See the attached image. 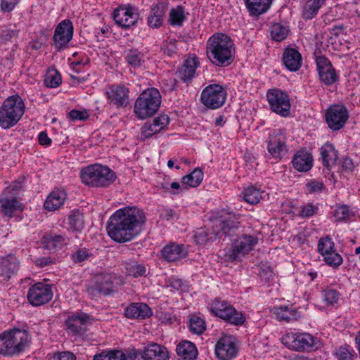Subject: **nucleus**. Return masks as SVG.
<instances>
[{
  "mask_svg": "<svg viewBox=\"0 0 360 360\" xmlns=\"http://www.w3.org/2000/svg\"><path fill=\"white\" fill-rule=\"evenodd\" d=\"M146 221L144 212L136 206L116 210L108 219L106 230L109 237L117 243L129 242L138 236Z\"/></svg>",
  "mask_w": 360,
  "mask_h": 360,
  "instance_id": "nucleus-1",
  "label": "nucleus"
},
{
  "mask_svg": "<svg viewBox=\"0 0 360 360\" xmlns=\"http://www.w3.org/2000/svg\"><path fill=\"white\" fill-rule=\"evenodd\" d=\"M209 219L212 231L207 233L205 229H199L194 236V240L198 244L203 245L209 240H214L217 237L226 235L231 229L238 225V222L235 220V215L225 210L212 212Z\"/></svg>",
  "mask_w": 360,
  "mask_h": 360,
  "instance_id": "nucleus-2",
  "label": "nucleus"
},
{
  "mask_svg": "<svg viewBox=\"0 0 360 360\" xmlns=\"http://www.w3.org/2000/svg\"><path fill=\"white\" fill-rule=\"evenodd\" d=\"M206 53L214 65L221 67L227 66L233 60L235 53L233 42L227 34L215 33L207 41Z\"/></svg>",
  "mask_w": 360,
  "mask_h": 360,
  "instance_id": "nucleus-3",
  "label": "nucleus"
},
{
  "mask_svg": "<svg viewBox=\"0 0 360 360\" xmlns=\"http://www.w3.org/2000/svg\"><path fill=\"white\" fill-rule=\"evenodd\" d=\"M30 342L29 333L24 328L14 327L0 334V354L18 356L24 352Z\"/></svg>",
  "mask_w": 360,
  "mask_h": 360,
  "instance_id": "nucleus-4",
  "label": "nucleus"
},
{
  "mask_svg": "<svg viewBox=\"0 0 360 360\" xmlns=\"http://www.w3.org/2000/svg\"><path fill=\"white\" fill-rule=\"evenodd\" d=\"M25 105L18 95L8 97L0 107V127L8 129L14 127L25 113Z\"/></svg>",
  "mask_w": 360,
  "mask_h": 360,
  "instance_id": "nucleus-5",
  "label": "nucleus"
},
{
  "mask_svg": "<svg viewBox=\"0 0 360 360\" xmlns=\"http://www.w3.org/2000/svg\"><path fill=\"white\" fill-rule=\"evenodd\" d=\"M82 181L92 187H106L113 184L116 174L107 166L94 164L82 169L80 172Z\"/></svg>",
  "mask_w": 360,
  "mask_h": 360,
  "instance_id": "nucleus-6",
  "label": "nucleus"
},
{
  "mask_svg": "<svg viewBox=\"0 0 360 360\" xmlns=\"http://www.w3.org/2000/svg\"><path fill=\"white\" fill-rule=\"evenodd\" d=\"M282 344L288 349L297 352H310L318 349L319 340L309 333L291 330L283 334Z\"/></svg>",
  "mask_w": 360,
  "mask_h": 360,
  "instance_id": "nucleus-7",
  "label": "nucleus"
},
{
  "mask_svg": "<svg viewBox=\"0 0 360 360\" xmlns=\"http://www.w3.org/2000/svg\"><path fill=\"white\" fill-rule=\"evenodd\" d=\"M161 104V96L155 88L143 91L135 101L134 114L139 120H144L157 112Z\"/></svg>",
  "mask_w": 360,
  "mask_h": 360,
  "instance_id": "nucleus-8",
  "label": "nucleus"
},
{
  "mask_svg": "<svg viewBox=\"0 0 360 360\" xmlns=\"http://www.w3.org/2000/svg\"><path fill=\"white\" fill-rule=\"evenodd\" d=\"M210 310L214 316L233 325L240 326L245 321L244 315L241 312L237 311L224 300H214L210 304Z\"/></svg>",
  "mask_w": 360,
  "mask_h": 360,
  "instance_id": "nucleus-9",
  "label": "nucleus"
},
{
  "mask_svg": "<svg viewBox=\"0 0 360 360\" xmlns=\"http://www.w3.org/2000/svg\"><path fill=\"white\" fill-rule=\"evenodd\" d=\"M258 242L259 238L256 236L242 235L233 241L232 247L226 251L225 256L230 261L240 259L254 250Z\"/></svg>",
  "mask_w": 360,
  "mask_h": 360,
  "instance_id": "nucleus-10",
  "label": "nucleus"
},
{
  "mask_svg": "<svg viewBox=\"0 0 360 360\" xmlns=\"http://www.w3.org/2000/svg\"><path fill=\"white\" fill-rule=\"evenodd\" d=\"M270 109L275 113L288 117L290 112L291 104L288 94L280 89H270L266 93Z\"/></svg>",
  "mask_w": 360,
  "mask_h": 360,
  "instance_id": "nucleus-11",
  "label": "nucleus"
},
{
  "mask_svg": "<svg viewBox=\"0 0 360 360\" xmlns=\"http://www.w3.org/2000/svg\"><path fill=\"white\" fill-rule=\"evenodd\" d=\"M226 98V91L219 84L207 86L201 94L202 103L212 109L221 107L224 103Z\"/></svg>",
  "mask_w": 360,
  "mask_h": 360,
  "instance_id": "nucleus-12",
  "label": "nucleus"
},
{
  "mask_svg": "<svg viewBox=\"0 0 360 360\" xmlns=\"http://www.w3.org/2000/svg\"><path fill=\"white\" fill-rule=\"evenodd\" d=\"M349 117L347 108L342 105H332L326 111L325 119L328 127L333 131L341 129Z\"/></svg>",
  "mask_w": 360,
  "mask_h": 360,
  "instance_id": "nucleus-13",
  "label": "nucleus"
},
{
  "mask_svg": "<svg viewBox=\"0 0 360 360\" xmlns=\"http://www.w3.org/2000/svg\"><path fill=\"white\" fill-rule=\"evenodd\" d=\"M129 89L121 84L110 85L105 89V95L108 103L117 108L128 105L129 101Z\"/></svg>",
  "mask_w": 360,
  "mask_h": 360,
  "instance_id": "nucleus-14",
  "label": "nucleus"
},
{
  "mask_svg": "<svg viewBox=\"0 0 360 360\" xmlns=\"http://www.w3.org/2000/svg\"><path fill=\"white\" fill-rule=\"evenodd\" d=\"M73 25L70 20H62L56 27L53 37L54 48L60 51L66 48L72 39Z\"/></svg>",
  "mask_w": 360,
  "mask_h": 360,
  "instance_id": "nucleus-15",
  "label": "nucleus"
},
{
  "mask_svg": "<svg viewBox=\"0 0 360 360\" xmlns=\"http://www.w3.org/2000/svg\"><path fill=\"white\" fill-rule=\"evenodd\" d=\"M238 352V347L233 336H223L215 345L216 356L221 360H231L237 356Z\"/></svg>",
  "mask_w": 360,
  "mask_h": 360,
  "instance_id": "nucleus-16",
  "label": "nucleus"
},
{
  "mask_svg": "<svg viewBox=\"0 0 360 360\" xmlns=\"http://www.w3.org/2000/svg\"><path fill=\"white\" fill-rule=\"evenodd\" d=\"M113 18L115 23L122 27H129L139 19L137 9L129 4L122 5L115 10Z\"/></svg>",
  "mask_w": 360,
  "mask_h": 360,
  "instance_id": "nucleus-17",
  "label": "nucleus"
},
{
  "mask_svg": "<svg viewBox=\"0 0 360 360\" xmlns=\"http://www.w3.org/2000/svg\"><path fill=\"white\" fill-rule=\"evenodd\" d=\"M53 297L49 285L37 283L32 285L27 293V299L33 306H39L48 302Z\"/></svg>",
  "mask_w": 360,
  "mask_h": 360,
  "instance_id": "nucleus-18",
  "label": "nucleus"
},
{
  "mask_svg": "<svg viewBox=\"0 0 360 360\" xmlns=\"http://www.w3.org/2000/svg\"><path fill=\"white\" fill-rule=\"evenodd\" d=\"M267 150L275 159H281L286 152L285 139L279 129H274L267 141Z\"/></svg>",
  "mask_w": 360,
  "mask_h": 360,
  "instance_id": "nucleus-19",
  "label": "nucleus"
},
{
  "mask_svg": "<svg viewBox=\"0 0 360 360\" xmlns=\"http://www.w3.org/2000/svg\"><path fill=\"white\" fill-rule=\"evenodd\" d=\"M316 62L320 79L328 85L334 83L337 75L330 62L323 56L317 57Z\"/></svg>",
  "mask_w": 360,
  "mask_h": 360,
  "instance_id": "nucleus-20",
  "label": "nucleus"
},
{
  "mask_svg": "<svg viewBox=\"0 0 360 360\" xmlns=\"http://www.w3.org/2000/svg\"><path fill=\"white\" fill-rule=\"evenodd\" d=\"M119 279L115 276L112 274H105L104 276H100L96 278V283L94 288H89L88 289L89 293L92 295H95L96 291L98 293L103 295H109L113 290L114 283H118Z\"/></svg>",
  "mask_w": 360,
  "mask_h": 360,
  "instance_id": "nucleus-21",
  "label": "nucleus"
},
{
  "mask_svg": "<svg viewBox=\"0 0 360 360\" xmlns=\"http://www.w3.org/2000/svg\"><path fill=\"white\" fill-rule=\"evenodd\" d=\"M169 119L166 115L155 117L152 122H146L142 128L141 136L146 139L165 129L169 124Z\"/></svg>",
  "mask_w": 360,
  "mask_h": 360,
  "instance_id": "nucleus-22",
  "label": "nucleus"
},
{
  "mask_svg": "<svg viewBox=\"0 0 360 360\" xmlns=\"http://www.w3.org/2000/svg\"><path fill=\"white\" fill-rule=\"evenodd\" d=\"M67 194L63 189L56 188L46 197L44 206L49 211H55L60 208L65 203Z\"/></svg>",
  "mask_w": 360,
  "mask_h": 360,
  "instance_id": "nucleus-23",
  "label": "nucleus"
},
{
  "mask_svg": "<svg viewBox=\"0 0 360 360\" xmlns=\"http://www.w3.org/2000/svg\"><path fill=\"white\" fill-rule=\"evenodd\" d=\"M295 169L299 172H307L313 166V158L311 155L306 150L297 151L292 160Z\"/></svg>",
  "mask_w": 360,
  "mask_h": 360,
  "instance_id": "nucleus-24",
  "label": "nucleus"
},
{
  "mask_svg": "<svg viewBox=\"0 0 360 360\" xmlns=\"http://www.w3.org/2000/svg\"><path fill=\"white\" fill-rule=\"evenodd\" d=\"M152 314L150 308L144 303H133L124 309V315L129 319H146Z\"/></svg>",
  "mask_w": 360,
  "mask_h": 360,
  "instance_id": "nucleus-25",
  "label": "nucleus"
},
{
  "mask_svg": "<svg viewBox=\"0 0 360 360\" xmlns=\"http://www.w3.org/2000/svg\"><path fill=\"white\" fill-rule=\"evenodd\" d=\"M167 6L164 2L152 5L148 17V24L152 28H158L162 24Z\"/></svg>",
  "mask_w": 360,
  "mask_h": 360,
  "instance_id": "nucleus-26",
  "label": "nucleus"
},
{
  "mask_svg": "<svg viewBox=\"0 0 360 360\" xmlns=\"http://www.w3.org/2000/svg\"><path fill=\"white\" fill-rule=\"evenodd\" d=\"M2 212L9 217L15 216L22 210V205L13 196L4 195L0 198Z\"/></svg>",
  "mask_w": 360,
  "mask_h": 360,
  "instance_id": "nucleus-27",
  "label": "nucleus"
},
{
  "mask_svg": "<svg viewBox=\"0 0 360 360\" xmlns=\"http://www.w3.org/2000/svg\"><path fill=\"white\" fill-rule=\"evenodd\" d=\"M285 66L290 71H297L302 65V56L294 49H287L283 56Z\"/></svg>",
  "mask_w": 360,
  "mask_h": 360,
  "instance_id": "nucleus-28",
  "label": "nucleus"
},
{
  "mask_svg": "<svg viewBox=\"0 0 360 360\" xmlns=\"http://www.w3.org/2000/svg\"><path fill=\"white\" fill-rule=\"evenodd\" d=\"M146 360H168L169 353L166 347L158 344H151L143 351Z\"/></svg>",
  "mask_w": 360,
  "mask_h": 360,
  "instance_id": "nucleus-29",
  "label": "nucleus"
},
{
  "mask_svg": "<svg viewBox=\"0 0 360 360\" xmlns=\"http://www.w3.org/2000/svg\"><path fill=\"white\" fill-rule=\"evenodd\" d=\"M18 269V261L13 255L3 258L0 262V276L4 279H8Z\"/></svg>",
  "mask_w": 360,
  "mask_h": 360,
  "instance_id": "nucleus-30",
  "label": "nucleus"
},
{
  "mask_svg": "<svg viewBox=\"0 0 360 360\" xmlns=\"http://www.w3.org/2000/svg\"><path fill=\"white\" fill-rule=\"evenodd\" d=\"M273 0H245L250 15L259 16L266 13L271 6Z\"/></svg>",
  "mask_w": 360,
  "mask_h": 360,
  "instance_id": "nucleus-31",
  "label": "nucleus"
},
{
  "mask_svg": "<svg viewBox=\"0 0 360 360\" xmlns=\"http://www.w3.org/2000/svg\"><path fill=\"white\" fill-rule=\"evenodd\" d=\"M90 316L86 314H74L68 317L66 324L68 328L75 333H79L84 330V326L89 323Z\"/></svg>",
  "mask_w": 360,
  "mask_h": 360,
  "instance_id": "nucleus-32",
  "label": "nucleus"
},
{
  "mask_svg": "<svg viewBox=\"0 0 360 360\" xmlns=\"http://www.w3.org/2000/svg\"><path fill=\"white\" fill-rule=\"evenodd\" d=\"M162 253L167 260L173 262L186 257L187 251L182 245L173 243L166 245Z\"/></svg>",
  "mask_w": 360,
  "mask_h": 360,
  "instance_id": "nucleus-33",
  "label": "nucleus"
},
{
  "mask_svg": "<svg viewBox=\"0 0 360 360\" xmlns=\"http://www.w3.org/2000/svg\"><path fill=\"white\" fill-rule=\"evenodd\" d=\"M65 226L74 232L80 233L84 229V216L79 211H72L65 220Z\"/></svg>",
  "mask_w": 360,
  "mask_h": 360,
  "instance_id": "nucleus-34",
  "label": "nucleus"
},
{
  "mask_svg": "<svg viewBox=\"0 0 360 360\" xmlns=\"http://www.w3.org/2000/svg\"><path fill=\"white\" fill-rule=\"evenodd\" d=\"M148 58L147 52L140 51L138 49H130L126 55L128 63L134 68L144 67L145 63Z\"/></svg>",
  "mask_w": 360,
  "mask_h": 360,
  "instance_id": "nucleus-35",
  "label": "nucleus"
},
{
  "mask_svg": "<svg viewBox=\"0 0 360 360\" xmlns=\"http://www.w3.org/2000/svg\"><path fill=\"white\" fill-rule=\"evenodd\" d=\"M176 350L178 356L184 360H194L198 355L195 345L190 341H182Z\"/></svg>",
  "mask_w": 360,
  "mask_h": 360,
  "instance_id": "nucleus-36",
  "label": "nucleus"
},
{
  "mask_svg": "<svg viewBox=\"0 0 360 360\" xmlns=\"http://www.w3.org/2000/svg\"><path fill=\"white\" fill-rule=\"evenodd\" d=\"M326 0H307L302 8V16L305 20H311L325 5Z\"/></svg>",
  "mask_w": 360,
  "mask_h": 360,
  "instance_id": "nucleus-37",
  "label": "nucleus"
},
{
  "mask_svg": "<svg viewBox=\"0 0 360 360\" xmlns=\"http://www.w3.org/2000/svg\"><path fill=\"white\" fill-rule=\"evenodd\" d=\"M198 65V62L195 57L188 58L179 70L181 79L184 82L191 79L194 76Z\"/></svg>",
  "mask_w": 360,
  "mask_h": 360,
  "instance_id": "nucleus-38",
  "label": "nucleus"
},
{
  "mask_svg": "<svg viewBox=\"0 0 360 360\" xmlns=\"http://www.w3.org/2000/svg\"><path fill=\"white\" fill-rule=\"evenodd\" d=\"M274 316L279 321H290L297 319L300 314L293 307L281 306L275 307L273 311Z\"/></svg>",
  "mask_w": 360,
  "mask_h": 360,
  "instance_id": "nucleus-39",
  "label": "nucleus"
},
{
  "mask_svg": "<svg viewBox=\"0 0 360 360\" xmlns=\"http://www.w3.org/2000/svg\"><path fill=\"white\" fill-rule=\"evenodd\" d=\"M321 155L323 165L326 167H330L335 163L337 153L333 144L325 143L321 148Z\"/></svg>",
  "mask_w": 360,
  "mask_h": 360,
  "instance_id": "nucleus-40",
  "label": "nucleus"
},
{
  "mask_svg": "<svg viewBox=\"0 0 360 360\" xmlns=\"http://www.w3.org/2000/svg\"><path fill=\"white\" fill-rule=\"evenodd\" d=\"M203 177L204 174L202 171L199 168H195L191 173L182 178L181 183L186 186L195 188L200 184Z\"/></svg>",
  "mask_w": 360,
  "mask_h": 360,
  "instance_id": "nucleus-41",
  "label": "nucleus"
},
{
  "mask_svg": "<svg viewBox=\"0 0 360 360\" xmlns=\"http://www.w3.org/2000/svg\"><path fill=\"white\" fill-rule=\"evenodd\" d=\"M288 33V27L280 22H274L270 27V34L274 41H283L287 37Z\"/></svg>",
  "mask_w": 360,
  "mask_h": 360,
  "instance_id": "nucleus-42",
  "label": "nucleus"
},
{
  "mask_svg": "<svg viewBox=\"0 0 360 360\" xmlns=\"http://www.w3.org/2000/svg\"><path fill=\"white\" fill-rule=\"evenodd\" d=\"M186 15L184 8L178 6L171 9L169 14V22L174 26H181L186 20Z\"/></svg>",
  "mask_w": 360,
  "mask_h": 360,
  "instance_id": "nucleus-43",
  "label": "nucleus"
},
{
  "mask_svg": "<svg viewBox=\"0 0 360 360\" xmlns=\"http://www.w3.org/2000/svg\"><path fill=\"white\" fill-rule=\"evenodd\" d=\"M263 193L264 192L260 189L255 186H249L243 191V199L250 205H255L260 201Z\"/></svg>",
  "mask_w": 360,
  "mask_h": 360,
  "instance_id": "nucleus-44",
  "label": "nucleus"
},
{
  "mask_svg": "<svg viewBox=\"0 0 360 360\" xmlns=\"http://www.w3.org/2000/svg\"><path fill=\"white\" fill-rule=\"evenodd\" d=\"M205 322L202 316L196 314L191 316L189 329L193 333L200 335L205 331Z\"/></svg>",
  "mask_w": 360,
  "mask_h": 360,
  "instance_id": "nucleus-45",
  "label": "nucleus"
},
{
  "mask_svg": "<svg viewBox=\"0 0 360 360\" xmlns=\"http://www.w3.org/2000/svg\"><path fill=\"white\" fill-rule=\"evenodd\" d=\"M93 360H124V353L120 350H105L96 354Z\"/></svg>",
  "mask_w": 360,
  "mask_h": 360,
  "instance_id": "nucleus-46",
  "label": "nucleus"
},
{
  "mask_svg": "<svg viewBox=\"0 0 360 360\" xmlns=\"http://www.w3.org/2000/svg\"><path fill=\"white\" fill-rule=\"evenodd\" d=\"M159 188L165 193L176 195L184 191L186 186L176 181L172 183L164 182L160 184Z\"/></svg>",
  "mask_w": 360,
  "mask_h": 360,
  "instance_id": "nucleus-47",
  "label": "nucleus"
},
{
  "mask_svg": "<svg viewBox=\"0 0 360 360\" xmlns=\"http://www.w3.org/2000/svg\"><path fill=\"white\" fill-rule=\"evenodd\" d=\"M323 300L328 306H335L341 299L340 294L334 289H326L322 293Z\"/></svg>",
  "mask_w": 360,
  "mask_h": 360,
  "instance_id": "nucleus-48",
  "label": "nucleus"
},
{
  "mask_svg": "<svg viewBox=\"0 0 360 360\" xmlns=\"http://www.w3.org/2000/svg\"><path fill=\"white\" fill-rule=\"evenodd\" d=\"M335 249L333 240L328 237L321 238L318 243V251L324 257Z\"/></svg>",
  "mask_w": 360,
  "mask_h": 360,
  "instance_id": "nucleus-49",
  "label": "nucleus"
},
{
  "mask_svg": "<svg viewBox=\"0 0 360 360\" xmlns=\"http://www.w3.org/2000/svg\"><path fill=\"white\" fill-rule=\"evenodd\" d=\"M126 272L129 276H134L135 278L144 276L146 272V267L136 262H131L127 263L125 266Z\"/></svg>",
  "mask_w": 360,
  "mask_h": 360,
  "instance_id": "nucleus-50",
  "label": "nucleus"
},
{
  "mask_svg": "<svg viewBox=\"0 0 360 360\" xmlns=\"http://www.w3.org/2000/svg\"><path fill=\"white\" fill-rule=\"evenodd\" d=\"M353 216L352 212L347 205H342L335 208L333 212V217L335 221H347Z\"/></svg>",
  "mask_w": 360,
  "mask_h": 360,
  "instance_id": "nucleus-51",
  "label": "nucleus"
},
{
  "mask_svg": "<svg viewBox=\"0 0 360 360\" xmlns=\"http://www.w3.org/2000/svg\"><path fill=\"white\" fill-rule=\"evenodd\" d=\"M323 259L327 265L334 269L338 268L343 262L342 257L338 252L336 249L329 252L327 256L323 257Z\"/></svg>",
  "mask_w": 360,
  "mask_h": 360,
  "instance_id": "nucleus-52",
  "label": "nucleus"
},
{
  "mask_svg": "<svg viewBox=\"0 0 360 360\" xmlns=\"http://www.w3.org/2000/svg\"><path fill=\"white\" fill-rule=\"evenodd\" d=\"M44 82L47 86L56 88L60 84L61 77L56 70H49L46 73Z\"/></svg>",
  "mask_w": 360,
  "mask_h": 360,
  "instance_id": "nucleus-53",
  "label": "nucleus"
},
{
  "mask_svg": "<svg viewBox=\"0 0 360 360\" xmlns=\"http://www.w3.org/2000/svg\"><path fill=\"white\" fill-rule=\"evenodd\" d=\"M325 189L323 184L315 179L309 181L306 184V191L308 193H320Z\"/></svg>",
  "mask_w": 360,
  "mask_h": 360,
  "instance_id": "nucleus-54",
  "label": "nucleus"
},
{
  "mask_svg": "<svg viewBox=\"0 0 360 360\" xmlns=\"http://www.w3.org/2000/svg\"><path fill=\"white\" fill-rule=\"evenodd\" d=\"M319 207L312 202H309L300 207L299 215L301 217H310L317 212Z\"/></svg>",
  "mask_w": 360,
  "mask_h": 360,
  "instance_id": "nucleus-55",
  "label": "nucleus"
},
{
  "mask_svg": "<svg viewBox=\"0 0 360 360\" xmlns=\"http://www.w3.org/2000/svg\"><path fill=\"white\" fill-rule=\"evenodd\" d=\"M89 117V113L88 110L82 109V110H72L69 112V117L71 120L75 121H82L86 120Z\"/></svg>",
  "mask_w": 360,
  "mask_h": 360,
  "instance_id": "nucleus-56",
  "label": "nucleus"
},
{
  "mask_svg": "<svg viewBox=\"0 0 360 360\" xmlns=\"http://www.w3.org/2000/svg\"><path fill=\"white\" fill-rule=\"evenodd\" d=\"M354 351L350 347H340L336 352L337 356L340 360H352Z\"/></svg>",
  "mask_w": 360,
  "mask_h": 360,
  "instance_id": "nucleus-57",
  "label": "nucleus"
},
{
  "mask_svg": "<svg viewBox=\"0 0 360 360\" xmlns=\"http://www.w3.org/2000/svg\"><path fill=\"white\" fill-rule=\"evenodd\" d=\"M61 240L62 237L60 236H57L54 238H49L48 236H44L41 239V242L44 245V248L46 249H51L56 246V242L61 241Z\"/></svg>",
  "mask_w": 360,
  "mask_h": 360,
  "instance_id": "nucleus-58",
  "label": "nucleus"
},
{
  "mask_svg": "<svg viewBox=\"0 0 360 360\" xmlns=\"http://www.w3.org/2000/svg\"><path fill=\"white\" fill-rule=\"evenodd\" d=\"M22 187V182L21 181H14L12 184L6 187L4 191V195L9 196V195H11V196H13V195H14L15 193L19 191Z\"/></svg>",
  "mask_w": 360,
  "mask_h": 360,
  "instance_id": "nucleus-59",
  "label": "nucleus"
},
{
  "mask_svg": "<svg viewBox=\"0 0 360 360\" xmlns=\"http://www.w3.org/2000/svg\"><path fill=\"white\" fill-rule=\"evenodd\" d=\"M51 360H75V355L70 352H63L56 354H53L51 358Z\"/></svg>",
  "mask_w": 360,
  "mask_h": 360,
  "instance_id": "nucleus-60",
  "label": "nucleus"
},
{
  "mask_svg": "<svg viewBox=\"0 0 360 360\" xmlns=\"http://www.w3.org/2000/svg\"><path fill=\"white\" fill-rule=\"evenodd\" d=\"M89 257V254L88 251L85 249H81L77 250L74 255H72V258L75 262H82L86 260Z\"/></svg>",
  "mask_w": 360,
  "mask_h": 360,
  "instance_id": "nucleus-61",
  "label": "nucleus"
},
{
  "mask_svg": "<svg viewBox=\"0 0 360 360\" xmlns=\"http://www.w3.org/2000/svg\"><path fill=\"white\" fill-rule=\"evenodd\" d=\"M124 360H146L144 353L137 350L131 351L127 356L124 354Z\"/></svg>",
  "mask_w": 360,
  "mask_h": 360,
  "instance_id": "nucleus-62",
  "label": "nucleus"
},
{
  "mask_svg": "<svg viewBox=\"0 0 360 360\" xmlns=\"http://www.w3.org/2000/svg\"><path fill=\"white\" fill-rule=\"evenodd\" d=\"M19 0H2L1 7L4 11H12L15 5L18 3Z\"/></svg>",
  "mask_w": 360,
  "mask_h": 360,
  "instance_id": "nucleus-63",
  "label": "nucleus"
},
{
  "mask_svg": "<svg viewBox=\"0 0 360 360\" xmlns=\"http://www.w3.org/2000/svg\"><path fill=\"white\" fill-rule=\"evenodd\" d=\"M158 318L162 323H172L173 320L174 319V316L169 312H160L158 314Z\"/></svg>",
  "mask_w": 360,
  "mask_h": 360,
  "instance_id": "nucleus-64",
  "label": "nucleus"
}]
</instances>
